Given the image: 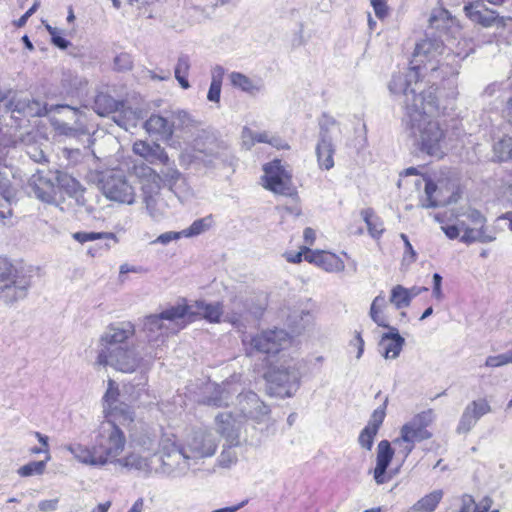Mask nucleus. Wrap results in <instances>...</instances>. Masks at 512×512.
Returning a JSON list of instances; mask_svg holds the SVG:
<instances>
[{"instance_id":"60","label":"nucleus","mask_w":512,"mask_h":512,"mask_svg":"<svg viewBox=\"0 0 512 512\" xmlns=\"http://www.w3.org/2000/svg\"><path fill=\"white\" fill-rule=\"evenodd\" d=\"M183 237L182 231L175 232V231H168L165 233L160 234L155 240L151 241V244H162L167 245L172 241H176Z\"/></svg>"},{"instance_id":"37","label":"nucleus","mask_w":512,"mask_h":512,"mask_svg":"<svg viewBox=\"0 0 512 512\" xmlns=\"http://www.w3.org/2000/svg\"><path fill=\"white\" fill-rule=\"evenodd\" d=\"M53 173L55 186L65 190L70 196L75 197L78 201L79 196L82 194L80 183L65 172L56 170Z\"/></svg>"},{"instance_id":"45","label":"nucleus","mask_w":512,"mask_h":512,"mask_svg":"<svg viewBox=\"0 0 512 512\" xmlns=\"http://www.w3.org/2000/svg\"><path fill=\"white\" fill-rule=\"evenodd\" d=\"M361 216L367 225L369 234L373 238H379L384 232V226L381 219L375 215L371 208H367L361 211Z\"/></svg>"},{"instance_id":"10","label":"nucleus","mask_w":512,"mask_h":512,"mask_svg":"<svg viewBox=\"0 0 512 512\" xmlns=\"http://www.w3.org/2000/svg\"><path fill=\"white\" fill-rule=\"evenodd\" d=\"M119 395L118 384L109 379L102 398L103 420L119 421L126 427L135 422V412L129 405L119 402Z\"/></svg>"},{"instance_id":"39","label":"nucleus","mask_w":512,"mask_h":512,"mask_svg":"<svg viewBox=\"0 0 512 512\" xmlns=\"http://www.w3.org/2000/svg\"><path fill=\"white\" fill-rule=\"evenodd\" d=\"M170 124H173V133L175 131L188 133L197 126V121L188 112L176 110L171 112Z\"/></svg>"},{"instance_id":"35","label":"nucleus","mask_w":512,"mask_h":512,"mask_svg":"<svg viewBox=\"0 0 512 512\" xmlns=\"http://www.w3.org/2000/svg\"><path fill=\"white\" fill-rule=\"evenodd\" d=\"M146 209L154 221H161L168 217L169 206L161 195H147L144 197Z\"/></svg>"},{"instance_id":"2","label":"nucleus","mask_w":512,"mask_h":512,"mask_svg":"<svg viewBox=\"0 0 512 512\" xmlns=\"http://www.w3.org/2000/svg\"><path fill=\"white\" fill-rule=\"evenodd\" d=\"M128 435L121 428L119 421L102 420L93 431V445L79 442L65 446L74 459L81 464L104 468L113 465L127 471H146L148 461L142 453L150 452L154 446L147 436L149 425L143 422L132 423Z\"/></svg>"},{"instance_id":"50","label":"nucleus","mask_w":512,"mask_h":512,"mask_svg":"<svg viewBox=\"0 0 512 512\" xmlns=\"http://www.w3.org/2000/svg\"><path fill=\"white\" fill-rule=\"evenodd\" d=\"M390 302L396 309L408 307L411 302L408 294V288H405L402 285L394 286L391 290Z\"/></svg>"},{"instance_id":"12","label":"nucleus","mask_w":512,"mask_h":512,"mask_svg":"<svg viewBox=\"0 0 512 512\" xmlns=\"http://www.w3.org/2000/svg\"><path fill=\"white\" fill-rule=\"evenodd\" d=\"M219 440L209 429L192 431L185 439L183 446L192 463L196 465L199 460L212 457L218 448Z\"/></svg>"},{"instance_id":"54","label":"nucleus","mask_w":512,"mask_h":512,"mask_svg":"<svg viewBox=\"0 0 512 512\" xmlns=\"http://www.w3.org/2000/svg\"><path fill=\"white\" fill-rule=\"evenodd\" d=\"M512 363L508 352L488 356L485 360L484 366L487 368H498Z\"/></svg>"},{"instance_id":"64","label":"nucleus","mask_w":512,"mask_h":512,"mask_svg":"<svg viewBox=\"0 0 512 512\" xmlns=\"http://www.w3.org/2000/svg\"><path fill=\"white\" fill-rule=\"evenodd\" d=\"M370 2L378 18H384L387 15L386 0H370Z\"/></svg>"},{"instance_id":"59","label":"nucleus","mask_w":512,"mask_h":512,"mask_svg":"<svg viewBox=\"0 0 512 512\" xmlns=\"http://www.w3.org/2000/svg\"><path fill=\"white\" fill-rule=\"evenodd\" d=\"M114 65L119 71L130 70L133 66L132 57L127 53H121L115 57Z\"/></svg>"},{"instance_id":"27","label":"nucleus","mask_w":512,"mask_h":512,"mask_svg":"<svg viewBox=\"0 0 512 512\" xmlns=\"http://www.w3.org/2000/svg\"><path fill=\"white\" fill-rule=\"evenodd\" d=\"M305 260L329 273H339L345 269V263L338 255L323 250H308Z\"/></svg>"},{"instance_id":"42","label":"nucleus","mask_w":512,"mask_h":512,"mask_svg":"<svg viewBox=\"0 0 512 512\" xmlns=\"http://www.w3.org/2000/svg\"><path fill=\"white\" fill-rule=\"evenodd\" d=\"M190 68V57L184 53L180 54L177 58V63L174 69V75L175 79L178 81L179 85L183 89H188L190 87L189 81L187 79Z\"/></svg>"},{"instance_id":"18","label":"nucleus","mask_w":512,"mask_h":512,"mask_svg":"<svg viewBox=\"0 0 512 512\" xmlns=\"http://www.w3.org/2000/svg\"><path fill=\"white\" fill-rule=\"evenodd\" d=\"M464 11L471 21L485 28L493 26L504 28L508 22L512 21V17L499 16L496 11L486 8L480 1L465 5Z\"/></svg>"},{"instance_id":"28","label":"nucleus","mask_w":512,"mask_h":512,"mask_svg":"<svg viewBox=\"0 0 512 512\" xmlns=\"http://www.w3.org/2000/svg\"><path fill=\"white\" fill-rule=\"evenodd\" d=\"M262 310L261 306H255L246 298L236 297L232 301L231 311L226 313L223 321H227L234 327L240 329L244 327L243 318L248 314L257 315Z\"/></svg>"},{"instance_id":"49","label":"nucleus","mask_w":512,"mask_h":512,"mask_svg":"<svg viewBox=\"0 0 512 512\" xmlns=\"http://www.w3.org/2000/svg\"><path fill=\"white\" fill-rule=\"evenodd\" d=\"M212 215L195 220L188 228L182 230L183 237H194L208 231L213 225Z\"/></svg>"},{"instance_id":"23","label":"nucleus","mask_w":512,"mask_h":512,"mask_svg":"<svg viewBox=\"0 0 512 512\" xmlns=\"http://www.w3.org/2000/svg\"><path fill=\"white\" fill-rule=\"evenodd\" d=\"M159 173L162 177V184H165L180 199H187L193 195L192 189L187 185L186 179L176 168L175 164L169 161L168 165Z\"/></svg>"},{"instance_id":"48","label":"nucleus","mask_w":512,"mask_h":512,"mask_svg":"<svg viewBox=\"0 0 512 512\" xmlns=\"http://www.w3.org/2000/svg\"><path fill=\"white\" fill-rule=\"evenodd\" d=\"M239 446L240 445H228V443L224 442L223 449L217 458V464L221 468L225 469H229L236 465L238 462V454L235 448Z\"/></svg>"},{"instance_id":"3","label":"nucleus","mask_w":512,"mask_h":512,"mask_svg":"<svg viewBox=\"0 0 512 512\" xmlns=\"http://www.w3.org/2000/svg\"><path fill=\"white\" fill-rule=\"evenodd\" d=\"M147 436L154 446L150 452L142 453L149 466L146 471H138L139 475L145 478L155 474L177 477L185 475L194 465L183 445L178 447L169 440L161 442L159 434L151 426L148 427Z\"/></svg>"},{"instance_id":"40","label":"nucleus","mask_w":512,"mask_h":512,"mask_svg":"<svg viewBox=\"0 0 512 512\" xmlns=\"http://www.w3.org/2000/svg\"><path fill=\"white\" fill-rule=\"evenodd\" d=\"M231 84L241 89L242 91L249 93V94H255L263 88V85L260 81H253L246 75L240 73V72H232L229 75Z\"/></svg>"},{"instance_id":"5","label":"nucleus","mask_w":512,"mask_h":512,"mask_svg":"<svg viewBox=\"0 0 512 512\" xmlns=\"http://www.w3.org/2000/svg\"><path fill=\"white\" fill-rule=\"evenodd\" d=\"M190 312L183 300L177 305L164 309L159 314L149 315L144 319L143 329L149 341H156L159 337L178 333L186 326V316Z\"/></svg>"},{"instance_id":"52","label":"nucleus","mask_w":512,"mask_h":512,"mask_svg":"<svg viewBox=\"0 0 512 512\" xmlns=\"http://www.w3.org/2000/svg\"><path fill=\"white\" fill-rule=\"evenodd\" d=\"M46 468L45 461H32L18 469V474L21 477H29L32 475H42Z\"/></svg>"},{"instance_id":"13","label":"nucleus","mask_w":512,"mask_h":512,"mask_svg":"<svg viewBox=\"0 0 512 512\" xmlns=\"http://www.w3.org/2000/svg\"><path fill=\"white\" fill-rule=\"evenodd\" d=\"M302 367V361L290 359L279 366L273 367L268 372L267 379L271 383L285 388V394L290 397L300 385Z\"/></svg>"},{"instance_id":"16","label":"nucleus","mask_w":512,"mask_h":512,"mask_svg":"<svg viewBox=\"0 0 512 512\" xmlns=\"http://www.w3.org/2000/svg\"><path fill=\"white\" fill-rule=\"evenodd\" d=\"M435 419L432 409L422 411L414 415L400 429L402 440L410 442H421L432 437V433L427 429Z\"/></svg>"},{"instance_id":"47","label":"nucleus","mask_w":512,"mask_h":512,"mask_svg":"<svg viewBox=\"0 0 512 512\" xmlns=\"http://www.w3.org/2000/svg\"><path fill=\"white\" fill-rule=\"evenodd\" d=\"M386 305L385 296L380 294L374 298L370 307V317L371 319L380 327L387 328L389 324L382 314V309Z\"/></svg>"},{"instance_id":"11","label":"nucleus","mask_w":512,"mask_h":512,"mask_svg":"<svg viewBox=\"0 0 512 512\" xmlns=\"http://www.w3.org/2000/svg\"><path fill=\"white\" fill-rule=\"evenodd\" d=\"M100 187L105 197L121 204L132 205L135 202V188L126 176L119 171H109L102 175Z\"/></svg>"},{"instance_id":"57","label":"nucleus","mask_w":512,"mask_h":512,"mask_svg":"<svg viewBox=\"0 0 512 512\" xmlns=\"http://www.w3.org/2000/svg\"><path fill=\"white\" fill-rule=\"evenodd\" d=\"M441 230L446 235V237L449 238L450 240H454V239H458V238L460 239V237L462 236L460 234H461V232L463 233L462 227L460 225V220H456L455 224L441 225Z\"/></svg>"},{"instance_id":"26","label":"nucleus","mask_w":512,"mask_h":512,"mask_svg":"<svg viewBox=\"0 0 512 512\" xmlns=\"http://www.w3.org/2000/svg\"><path fill=\"white\" fill-rule=\"evenodd\" d=\"M394 456V450L388 440L378 443L376 449V467L373 470V478L378 485L384 484L391 479L386 471Z\"/></svg>"},{"instance_id":"29","label":"nucleus","mask_w":512,"mask_h":512,"mask_svg":"<svg viewBox=\"0 0 512 512\" xmlns=\"http://www.w3.org/2000/svg\"><path fill=\"white\" fill-rule=\"evenodd\" d=\"M133 152L145 159L150 164L160 163L168 165L169 156L166 150L158 143H149L144 140H137L133 144Z\"/></svg>"},{"instance_id":"22","label":"nucleus","mask_w":512,"mask_h":512,"mask_svg":"<svg viewBox=\"0 0 512 512\" xmlns=\"http://www.w3.org/2000/svg\"><path fill=\"white\" fill-rule=\"evenodd\" d=\"M135 334V326L129 321L109 325L100 338L101 349L123 346Z\"/></svg>"},{"instance_id":"34","label":"nucleus","mask_w":512,"mask_h":512,"mask_svg":"<svg viewBox=\"0 0 512 512\" xmlns=\"http://www.w3.org/2000/svg\"><path fill=\"white\" fill-rule=\"evenodd\" d=\"M454 201L456 199L442 197L437 185L432 180H425V195L420 200L423 208L443 206Z\"/></svg>"},{"instance_id":"46","label":"nucleus","mask_w":512,"mask_h":512,"mask_svg":"<svg viewBox=\"0 0 512 512\" xmlns=\"http://www.w3.org/2000/svg\"><path fill=\"white\" fill-rule=\"evenodd\" d=\"M113 121L126 131L137 126L138 117L131 109L120 108L117 113L112 115Z\"/></svg>"},{"instance_id":"62","label":"nucleus","mask_w":512,"mask_h":512,"mask_svg":"<svg viewBox=\"0 0 512 512\" xmlns=\"http://www.w3.org/2000/svg\"><path fill=\"white\" fill-rule=\"evenodd\" d=\"M493 505V499L489 496H485L479 500L478 503L474 502L472 512H499L498 509H491Z\"/></svg>"},{"instance_id":"32","label":"nucleus","mask_w":512,"mask_h":512,"mask_svg":"<svg viewBox=\"0 0 512 512\" xmlns=\"http://www.w3.org/2000/svg\"><path fill=\"white\" fill-rule=\"evenodd\" d=\"M143 127L148 134L157 135L166 143L172 141L173 124H170V119L166 117L153 114L144 122Z\"/></svg>"},{"instance_id":"15","label":"nucleus","mask_w":512,"mask_h":512,"mask_svg":"<svg viewBox=\"0 0 512 512\" xmlns=\"http://www.w3.org/2000/svg\"><path fill=\"white\" fill-rule=\"evenodd\" d=\"M263 186L281 195L292 194L291 175L280 160H274L264 166Z\"/></svg>"},{"instance_id":"53","label":"nucleus","mask_w":512,"mask_h":512,"mask_svg":"<svg viewBox=\"0 0 512 512\" xmlns=\"http://www.w3.org/2000/svg\"><path fill=\"white\" fill-rule=\"evenodd\" d=\"M377 433L378 431L375 430L374 428L365 426L358 437L359 445L362 448L370 451L372 449L374 438L377 435Z\"/></svg>"},{"instance_id":"20","label":"nucleus","mask_w":512,"mask_h":512,"mask_svg":"<svg viewBox=\"0 0 512 512\" xmlns=\"http://www.w3.org/2000/svg\"><path fill=\"white\" fill-rule=\"evenodd\" d=\"M28 187L29 193H32L37 199L45 203H55L56 201V186L54 180V173L49 171H37L29 179Z\"/></svg>"},{"instance_id":"1","label":"nucleus","mask_w":512,"mask_h":512,"mask_svg":"<svg viewBox=\"0 0 512 512\" xmlns=\"http://www.w3.org/2000/svg\"><path fill=\"white\" fill-rule=\"evenodd\" d=\"M443 42L437 39L426 38L416 44L411 66L405 73L393 75L389 90L392 94L404 97V122L409 136L412 137L421 151L430 156L442 157L445 132L440 124L433 118L440 115L436 88L429 87L424 90V83L420 80L430 72L431 77L438 70L443 76L457 74L458 66L450 65L449 58L464 59L468 52H447Z\"/></svg>"},{"instance_id":"43","label":"nucleus","mask_w":512,"mask_h":512,"mask_svg":"<svg viewBox=\"0 0 512 512\" xmlns=\"http://www.w3.org/2000/svg\"><path fill=\"white\" fill-rule=\"evenodd\" d=\"M75 111H77L75 108H73ZM76 115H78V112H76ZM51 116V123L53 127L55 128L58 133L67 135V136H73L75 135L76 129L73 128L68 122L65 121V119L74 120L76 121L77 116L72 118L71 115L66 113H57L53 112L50 114Z\"/></svg>"},{"instance_id":"51","label":"nucleus","mask_w":512,"mask_h":512,"mask_svg":"<svg viewBox=\"0 0 512 512\" xmlns=\"http://www.w3.org/2000/svg\"><path fill=\"white\" fill-rule=\"evenodd\" d=\"M72 237L74 240L82 244L100 239H111L115 243L118 242L116 235L110 232H75Z\"/></svg>"},{"instance_id":"17","label":"nucleus","mask_w":512,"mask_h":512,"mask_svg":"<svg viewBox=\"0 0 512 512\" xmlns=\"http://www.w3.org/2000/svg\"><path fill=\"white\" fill-rule=\"evenodd\" d=\"M214 425L216 432L228 445H241V430L243 418L232 412H221L215 416Z\"/></svg>"},{"instance_id":"63","label":"nucleus","mask_w":512,"mask_h":512,"mask_svg":"<svg viewBox=\"0 0 512 512\" xmlns=\"http://www.w3.org/2000/svg\"><path fill=\"white\" fill-rule=\"evenodd\" d=\"M308 250H311V249L306 246H303L300 248V250L298 252H286V253H284L283 256L287 262L293 263V264H298V263L302 262L303 257L304 258L306 257Z\"/></svg>"},{"instance_id":"36","label":"nucleus","mask_w":512,"mask_h":512,"mask_svg":"<svg viewBox=\"0 0 512 512\" xmlns=\"http://www.w3.org/2000/svg\"><path fill=\"white\" fill-rule=\"evenodd\" d=\"M443 495L442 490H434L419 499L406 512H434L442 500Z\"/></svg>"},{"instance_id":"25","label":"nucleus","mask_w":512,"mask_h":512,"mask_svg":"<svg viewBox=\"0 0 512 512\" xmlns=\"http://www.w3.org/2000/svg\"><path fill=\"white\" fill-rule=\"evenodd\" d=\"M134 175L139 179L144 197L147 195H159L162 188V177L150 166L141 163L134 165Z\"/></svg>"},{"instance_id":"44","label":"nucleus","mask_w":512,"mask_h":512,"mask_svg":"<svg viewBox=\"0 0 512 512\" xmlns=\"http://www.w3.org/2000/svg\"><path fill=\"white\" fill-rule=\"evenodd\" d=\"M493 157L496 161H512V137L504 136L493 145Z\"/></svg>"},{"instance_id":"6","label":"nucleus","mask_w":512,"mask_h":512,"mask_svg":"<svg viewBox=\"0 0 512 512\" xmlns=\"http://www.w3.org/2000/svg\"><path fill=\"white\" fill-rule=\"evenodd\" d=\"M456 220H460L463 234L460 241L464 244L490 243L496 236L490 232L486 216L471 206L460 207L454 212Z\"/></svg>"},{"instance_id":"8","label":"nucleus","mask_w":512,"mask_h":512,"mask_svg":"<svg viewBox=\"0 0 512 512\" xmlns=\"http://www.w3.org/2000/svg\"><path fill=\"white\" fill-rule=\"evenodd\" d=\"M29 287V278L19 276L12 263L0 256V299L6 303L23 299Z\"/></svg>"},{"instance_id":"61","label":"nucleus","mask_w":512,"mask_h":512,"mask_svg":"<svg viewBox=\"0 0 512 512\" xmlns=\"http://www.w3.org/2000/svg\"><path fill=\"white\" fill-rule=\"evenodd\" d=\"M393 443L399 446V454L403 456L405 460L410 453L413 451L416 442L404 441L402 440V434L398 438H396Z\"/></svg>"},{"instance_id":"58","label":"nucleus","mask_w":512,"mask_h":512,"mask_svg":"<svg viewBox=\"0 0 512 512\" xmlns=\"http://www.w3.org/2000/svg\"><path fill=\"white\" fill-rule=\"evenodd\" d=\"M400 238L402 239L405 246L403 261L408 263H414L417 259V253L414 250L412 244L410 243L408 236L404 233H401Z\"/></svg>"},{"instance_id":"4","label":"nucleus","mask_w":512,"mask_h":512,"mask_svg":"<svg viewBox=\"0 0 512 512\" xmlns=\"http://www.w3.org/2000/svg\"><path fill=\"white\" fill-rule=\"evenodd\" d=\"M240 375H232L221 385H215L205 403L210 406H227L234 394H237V407L243 419L262 421L269 413V408L252 391L243 393Z\"/></svg>"},{"instance_id":"30","label":"nucleus","mask_w":512,"mask_h":512,"mask_svg":"<svg viewBox=\"0 0 512 512\" xmlns=\"http://www.w3.org/2000/svg\"><path fill=\"white\" fill-rule=\"evenodd\" d=\"M11 175L10 169L0 166V220H5L12 216L11 203L16 192L10 183L9 177Z\"/></svg>"},{"instance_id":"21","label":"nucleus","mask_w":512,"mask_h":512,"mask_svg":"<svg viewBox=\"0 0 512 512\" xmlns=\"http://www.w3.org/2000/svg\"><path fill=\"white\" fill-rule=\"evenodd\" d=\"M491 412L492 407L486 398H478L471 401L463 410L456 428L457 433H468L481 417Z\"/></svg>"},{"instance_id":"31","label":"nucleus","mask_w":512,"mask_h":512,"mask_svg":"<svg viewBox=\"0 0 512 512\" xmlns=\"http://www.w3.org/2000/svg\"><path fill=\"white\" fill-rule=\"evenodd\" d=\"M389 332L384 333L380 339L379 347L385 359H396L405 344V339L399 334L395 327H387Z\"/></svg>"},{"instance_id":"41","label":"nucleus","mask_w":512,"mask_h":512,"mask_svg":"<svg viewBox=\"0 0 512 512\" xmlns=\"http://www.w3.org/2000/svg\"><path fill=\"white\" fill-rule=\"evenodd\" d=\"M429 25L436 30L442 31L457 25V20L452 18L450 13L442 8L435 9L429 17Z\"/></svg>"},{"instance_id":"38","label":"nucleus","mask_w":512,"mask_h":512,"mask_svg":"<svg viewBox=\"0 0 512 512\" xmlns=\"http://www.w3.org/2000/svg\"><path fill=\"white\" fill-rule=\"evenodd\" d=\"M123 107V103L116 101L113 97L104 93L98 94L94 101V110L100 116L114 115Z\"/></svg>"},{"instance_id":"14","label":"nucleus","mask_w":512,"mask_h":512,"mask_svg":"<svg viewBox=\"0 0 512 512\" xmlns=\"http://www.w3.org/2000/svg\"><path fill=\"white\" fill-rule=\"evenodd\" d=\"M291 338L283 329L264 330L253 336L250 341V347L260 353L275 354L287 347Z\"/></svg>"},{"instance_id":"9","label":"nucleus","mask_w":512,"mask_h":512,"mask_svg":"<svg viewBox=\"0 0 512 512\" xmlns=\"http://www.w3.org/2000/svg\"><path fill=\"white\" fill-rule=\"evenodd\" d=\"M319 138L315 148L318 165L321 169L330 170L334 167L335 154L334 135L340 133V124L331 116L323 115L319 122Z\"/></svg>"},{"instance_id":"19","label":"nucleus","mask_w":512,"mask_h":512,"mask_svg":"<svg viewBox=\"0 0 512 512\" xmlns=\"http://www.w3.org/2000/svg\"><path fill=\"white\" fill-rule=\"evenodd\" d=\"M218 157H220L219 145L210 141L203 149L198 148V144H195L192 148L183 150L179 156V162L185 168H189L193 164L209 166Z\"/></svg>"},{"instance_id":"55","label":"nucleus","mask_w":512,"mask_h":512,"mask_svg":"<svg viewBox=\"0 0 512 512\" xmlns=\"http://www.w3.org/2000/svg\"><path fill=\"white\" fill-rule=\"evenodd\" d=\"M386 401L384 404L377 409H375L371 415V418L366 426L370 428H374L375 430H379L380 426L382 425L385 415H386Z\"/></svg>"},{"instance_id":"7","label":"nucleus","mask_w":512,"mask_h":512,"mask_svg":"<svg viewBox=\"0 0 512 512\" xmlns=\"http://www.w3.org/2000/svg\"><path fill=\"white\" fill-rule=\"evenodd\" d=\"M143 358L137 353L135 347L119 346L100 349L95 364L110 366L122 373H133L141 367Z\"/></svg>"},{"instance_id":"56","label":"nucleus","mask_w":512,"mask_h":512,"mask_svg":"<svg viewBox=\"0 0 512 512\" xmlns=\"http://www.w3.org/2000/svg\"><path fill=\"white\" fill-rule=\"evenodd\" d=\"M27 101L28 98L11 99L5 104L6 110L26 116Z\"/></svg>"},{"instance_id":"33","label":"nucleus","mask_w":512,"mask_h":512,"mask_svg":"<svg viewBox=\"0 0 512 512\" xmlns=\"http://www.w3.org/2000/svg\"><path fill=\"white\" fill-rule=\"evenodd\" d=\"M53 112L66 113V114L71 115L72 118H74L76 116V111L73 109V107H70L68 105L47 106L46 104H42L38 100L28 99V101H27L26 116H28V117L50 115Z\"/></svg>"},{"instance_id":"24","label":"nucleus","mask_w":512,"mask_h":512,"mask_svg":"<svg viewBox=\"0 0 512 512\" xmlns=\"http://www.w3.org/2000/svg\"><path fill=\"white\" fill-rule=\"evenodd\" d=\"M190 312L186 316V324L192 322L197 316H200L210 323H219L223 316V306L220 302L209 303L204 300L195 301L188 305Z\"/></svg>"}]
</instances>
